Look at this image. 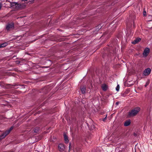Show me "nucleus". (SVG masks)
Returning a JSON list of instances; mask_svg holds the SVG:
<instances>
[{
  "instance_id": "0eeeda50",
  "label": "nucleus",
  "mask_w": 152,
  "mask_h": 152,
  "mask_svg": "<svg viewBox=\"0 0 152 152\" xmlns=\"http://www.w3.org/2000/svg\"><path fill=\"white\" fill-rule=\"evenodd\" d=\"M14 27V24L13 23L8 24L7 26L6 29L7 30H9Z\"/></svg>"
},
{
  "instance_id": "dca6fc26",
  "label": "nucleus",
  "mask_w": 152,
  "mask_h": 152,
  "mask_svg": "<svg viewBox=\"0 0 152 152\" xmlns=\"http://www.w3.org/2000/svg\"><path fill=\"white\" fill-rule=\"evenodd\" d=\"M98 27L97 31H98L101 28V26L100 25H99L96 28Z\"/></svg>"
},
{
  "instance_id": "2eb2a0df",
  "label": "nucleus",
  "mask_w": 152,
  "mask_h": 152,
  "mask_svg": "<svg viewBox=\"0 0 152 152\" xmlns=\"http://www.w3.org/2000/svg\"><path fill=\"white\" fill-rule=\"evenodd\" d=\"M119 85H118L117 86H116V90L117 91H119Z\"/></svg>"
},
{
  "instance_id": "4be33fe9",
  "label": "nucleus",
  "mask_w": 152,
  "mask_h": 152,
  "mask_svg": "<svg viewBox=\"0 0 152 152\" xmlns=\"http://www.w3.org/2000/svg\"><path fill=\"white\" fill-rule=\"evenodd\" d=\"M70 143H69V148H70Z\"/></svg>"
},
{
  "instance_id": "6ab92c4d",
  "label": "nucleus",
  "mask_w": 152,
  "mask_h": 152,
  "mask_svg": "<svg viewBox=\"0 0 152 152\" xmlns=\"http://www.w3.org/2000/svg\"><path fill=\"white\" fill-rule=\"evenodd\" d=\"M119 102H116V103H115V104H116V105H118V104H119Z\"/></svg>"
},
{
  "instance_id": "f257e3e1",
  "label": "nucleus",
  "mask_w": 152,
  "mask_h": 152,
  "mask_svg": "<svg viewBox=\"0 0 152 152\" xmlns=\"http://www.w3.org/2000/svg\"><path fill=\"white\" fill-rule=\"evenodd\" d=\"M140 108L139 107H136L129 111L128 113V116L133 117L136 115L140 111Z\"/></svg>"
},
{
  "instance_id": "4468645a",
  "label": "nucleus",
  "mask_w": 152,
  "mask_h": 152,
  "mask_svg": "<svg viewBox=\"0 0 152 152\" xmlns=\"http://www.w3.org/2000/svg\"><path fill=\"white\" fill-rule=\"evenodd\" d=\"M39 130V128L37 127L34 129V132L35 133L37 132Z\"/></svg>"
},
{
  "instance_id": "f03ea898",
  "label": "nucleus",
  "mask_w": 152,
  "mask_h": 152,
  "mask_svg": "<svg viewBox=\"0 0 152 152\" xmlns=\"http://www.w3.org/2000/svg\"><path fill=\"white\" fill-rule=\"evenodd\" d=\"M11 7L12 9H22L25 7V6L23 4H19L17 2H12L10 3Z\"/></svg>"
},
{
  "instance_id": "1a4fd4ad",
  "label": "nucleus",
  "mask_w": 152,
  "mask_h": 152,
  "mask_svg": "<svg viewBox=\"0 0 152 152\" xmlns=\"http://www.w3.org/2000/svg\"><path fill=\"white\" fill-rule=\"evenodd\" d=\"M101 88L103 91H106L108 88V86L106 84H104L102 85Z\"/></svg>"
},
{
  "instance_id": "aec40b11",
  "label": "nucleus",
  "mask_w": 152,
  "mask_h": 152,
  "mask_svg": "<svg viewBox=\"0 0 152 152\" xmlns=\"http://www.w3.org/2000/svg\"><path fill=\"white\" fill-rule=\"evenodd\" d=\"M106 116L103 119V121H105V120L106 119Z\"/></svg>"
},
{
  "instance_id": "423d86ee",
  "label": "nucleus",
  "mask_w": 152,
  "mask_h": 152,
  "mask_svg": "<svg viewBox=\"0 0 152 152\" xmlns=\"http://www.w3.org/2000/svg\"><path fill=\"white\" fill-rule=\"evenodd\" d=\"M150 51L149 49L148 48H146L144 50L143 54V56L146 57Z\"/></svg>"
},
{
  "instance_id": "7ed1b4c3",
  "label": "nucleus",
  "mask_w": 152,
  "mask_h": 152,
  "mask_svg": "<svg viewBox=\"0 0 152 152\" xmlns=\"http://www.w3.org/2000/svg\"><path fill=\"white\" fill-rule=\"evenodd\" d=\"M13 129V127H11L10 129L3 133L0 136V139L1 140L4 138L9 133L10 131Z\"/></svg>"
},
{
  "instance_id": "9b49d317",
  "label": "nucleus",
  "mask_w": 152,
  "mask_h": 152,
  "mask_svg": "<svg viewBox=\"0 0 152 152\" xmlns=\"http://www.w3.org/2000/svg\"><path fill=\"white\" fill-rule=\"evenodd\" d=\"M64 136L65 143H67L69 142V140L67 136L65 133L64 134Z\"/></svg>"
},
{
  "instance_id": "39448f33",
  "label": "nucleus",
  "mask_w": 152,
  "mask_h": 152,
  "mask_svg": "<svg viewBox=\"0 0 152 152\" xmlns=\"http://www.w3.org/2000/svg\"><path fill=\"white\" fill-rule=\"evenodd\" d=\"M151 69L150 68H147L145 69L143 72V75L145 76L148 75L151 73Z\"/></svg>"
},
{
  "instance_id": "20e7f679",
  "label": "nucleus",
  "mask_w": 152,
  "mask_h": 152,
  "mask_svg": "<svg viewBox=\"0 0 152 152\" xmlns=\"http://www.w3.org/2000/svg\"><path fill=\"white\" fill-rule=\"evenodd\" d=\"M65 148L64 145L62 143L59 144L58 146V149L59 151L61 152L64 151Z\"/></svg>"
},
{
  "instance_id": "412c9836",
  "label": "nucleus",
  "mask_w": 152,
  "mask_h": 152,
  "mask_svg": "<svg viewBox=\"0 0 152 152\" xmlns=\"http://www.w3.org/2000/svg\"><path fill=\"white\" fill-rule=\"evenodd\" d=\"M23 1H27L28 0H21Z\"/></svg>"
},
{
  "instance_id": "f3484780",
  "label": "nucleus",
  "mask_w": 152,
  "mask_h": 152,
  "mask_svg": "<svg viewBox=\"0 0 152 152\" xmlns=\"http://www.w3.org/2000/svg\"><path fill=\"white\" fill-rule=\"evenodd\" d=\"M143 15L144 16H145L146 15V12L145 11L143 12Z\"/></svg>"
},
{
  "instance_id": "6e6552de",
  "label": "nucleus",
  "mask_w": 152,
  "mask_h": 152,
  "mask_svg": "<svg viewBox=\"0 0 152 152\" xmlns=\"http://www.w3.org/2000/svg\"><path fill=\"white\" fill-rule=\"evenodd\" d=\"M131 123V121L129 119L125 121L124 123V126H129Z\"/></svg>"
},
{
  "instance_id": "ddd939ff",
  "label": "nucleus",
  "mask_w": 152,
  "mask_h": 152,
  "mask_svg": "<svg viewBox=\"0 0 152 152\" xmlns=\"http://www.w3.org/2000/svg\"><path fill=\"white\" fill-rule=\"evenodd\" d=\"M86 90V87L85 86H83L81 89V91L82 94H84Z\"/></svg>"
},
{
  "instance_id": "f8f14e48",
  "label": "nucleus",
  "mask_w": 152,
  "mask_h": 152,
  "mask_svg": "<svg viewBox=\"0 0 152 152\" xmlns=\"http://www.w3.org/2000/svg\"><path fill=\"white\" fill-rule=\"evenodd\" d=\"M140 40H141L140 38H137L134 40V41H133L132 42V43L133 44H136L137 43H138V42H139L140 41Z\"/></svg>"
},
{
  "instance_id": "a211bd4d",
  "label": "nucleus",
  "mask_w": 152,
  "mask_h": 152,
  "mask_svg": "<svg viewBox=\"0 0 152 152\" xmlns=\"http://www.w3.org/2000/svg\"><path fill=\"white\" fill-rule=\"evenodd\" d=\"M2 4L1 3H0V10H1V8L2 7Z\"/></svg>"
},
{
  "instance_id": "9d476101",
  "label": "nucleus",
  "mask_w": 152,
  "mask_h": 152,
  "mask_svg": "<svg viewBox=\"0 0 152 152\" xmlns=\"http://www.w3.org/2000/svg\"><path fill=\"white\" fill-rule=\"evenodd\" d=\"M9 42H4L0 45V48H3L6 46L8 45Z\"/></svg>"
}]
</instances>
